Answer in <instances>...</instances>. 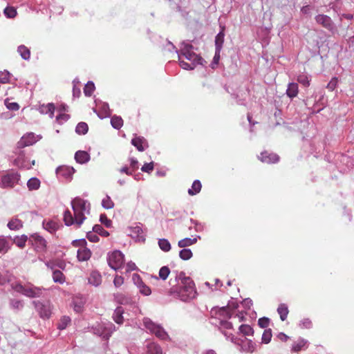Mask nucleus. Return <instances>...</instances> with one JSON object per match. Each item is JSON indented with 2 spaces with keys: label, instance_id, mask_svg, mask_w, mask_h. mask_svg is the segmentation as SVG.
<instances>
[{
  "label": "nucleus",
  "instance_id": "nucleus-1",
  "mask_svg": "<svg viewBox=\"0 0 354 354\" xmlns=\"http://www.w3.org/2000/svg\"><path fill=\"white\" fill-rule=\"evenodd\" d=\"M178 281V285H172L170 279L171 288L169 290L170 295H174L183 301H187L196 297L197 294L195 283L189 277H185L183 272H180L175 279Z\"/></svg>",
  "mask_w": 354,
  "mask_h": 354
},
{
  "label": "nucleus",
  "instance_id": "nucleus-2",
  "mask_svg": "<svg viewBox=\"0 0 354 354\" xmlns=\"http://www.w3.org/2000/svg\"><path fill=\"white\" fill-rule=\"evenodd\" d=\"M179 64L185 70H193L198 64H203V58L193 51V46L185 45L178 55Z\"/></svg>",
  "mask_w": 354,
  "mask_h": 354
},
{
  "label": "nucleus",
  "instance_id": "nucleus-3",
  "mask_svg": "<svg viewBox=\"0 0 354 354\" xmlns=\"http://www.w3.org/2000/svg\"><path fill=\"white\" fill-rule=\"evenodd\" d=\"M71 204L74 212L75 225L80 227L86 218L84 216V212L86 209V201L82 198L77 197L73 200Z\"/></svg>",
  "mask_w": 354,
  "mask_h": 354
},
{
  "label": "nucleus",
  "instance_id": "nucleus-4",
  "mask_svg": "<svg viewBox=\"0 0 354 354\" xmlns=\"http://www.w3.org/2000/svg\"><path fill=\"white\" fill-rule=\"evenodd\" d=\"M20 176L17 173H10L0 176V186L3 188H12L18 184Z\"/></svg>",
  "mask_w": 354,
  "mask_h": 354
},
{
  "label": "nucleus",
  "instance_id": "nucleus-5",
  "mask_svg": "<svg viewBox=\"0 0 354 354\" xmlns=\"http://www.w3.org/2000/svg\"><path fill=\"white\" fill-rule=\"evenodd\" d=\"M124 255L120 251H113L111 254L109 255V265L111 268L114 270H118L124 264Z\"/></svg>",
  "mask_w": 354,
  "mask_h": 354
},
{
  "label": "nucleus",
  "instance_id": "nucleus-6",
  "mask_svg": "<svg viewBox=\"0 0 354 354\" xmlns=\"http://www.w3.org/2000/svg\"><path fill=\"white\" fill-rule=\"evenodd\" d=\"M39 140L38 136H36L33 133H28L24 135L20 140L17 142V146L19 149H22L26 147H29L36 143Z\"/></svg>",
  "mask_w": 354,
  "mask_h": 354
},
{
  "label": "nucleus",
  "instance_id": "nucleus-7",
  "mask_svg": "<svg viewBox=\"0 0 354 354\" xmlns=\"http://www.w3.org/2000/svg\"><path fill=\"white\" fill-rule=\"evenodd\" d=\"M316 22L330 32H333L335 26L331 18L326 15L320 14L315 17Z\"/></svg>",
  "mask_w": 354,
  "mask_h": 354
},
{
  "label": "nucleus",
  "instance_id": "nucleus-8",
  "mask_svg": "<svg viewBox=\"0 0 354 354\" xmlns=\"http://www.w3.org/2000/svg\"><path fill=\"white\" fill-rule=\"evenodd\" d=\"M35 306L42 319H48L51 315V309L49 304H43L40 301H33Z\"/></svg>",
  "mask_w": 354,
  "mask_h": 354
},
{
  "label": "nucleus",
  "instance_id": "nucleus-9",
  "mask_svg": "<svg viewBox=\"0 0 354 354\" xmlns=\"http://www.w3.org/2000/svg\"><path fill=\"white\" fill-rule=\"evenodd\" d=\"M133 280L135 284L139 289L140 292L145 296H149L151 294V288L147 286L141 279L140 277L137 274H133Z\"/></svg>",
  "mask_w": 354,
  "mask_h": 354
},
{
  "label": "nucleus",
  "instance_id": "nucleus-10",
  "mask_svg": "<svg viewBox=\"0 0 354 354\" xmlns=\"http://www.w3.org/2000/svg\"><path fill=\"white\" fill-rule=\"evenodd\" d=\"M259 159L262 162L272 164L276 163L279 160V156L274 153L265 151L261 153L260 156H259Z\"/></svg>",
  "mask_w": 354,
  "mask_h": 354
},
{
  "label": "nucleus",
  "instance_id": "nucleus-11",
  "mask_svg": "<svg viewBox=\"0 0 354 354\" xmlns=\"http://www.w3.org/2000/svg\"><path fill=\"white\" fill-rule=\"evenodd\" d=\"M32 244L38 252H44L47 248V242L44 238L39 234L32 235Z\"/></svg>",
  "mask_w": 354,
  "mask_h": 354
},
{
  "label": "nucleus",
  "instance_id": "nucleus-12",
  "mask_svg": "<svg viewBox=\"0 0 354 354\" xmlns=\"http://www.w3.org/2000/svg\"><path fill=\"white\" fill-rule=\"evenodd\" d=\"M131 144L136 147L139 151H145L148 147V142L144 137L136 136L131 140Z\"/></svg>",
  "mask_w": 354,
  "mask_h": 354
},
{
  "label": "nucleus",
  "instance_id": "nucleus-13",
  "mask_svg": "<svg viewBox=\"0 0 354 354\" xmlns=\"http://www.w3.org/2000/svg\"><path fill=\"white\" fill-rule=\"evenodd\" d=\"M308 348V342L307 340L300 338L295 341L291 347V351L294 353H298L303 349H306Z\"/></svg>",
  "mask_w": 354,
  "mask_h": 354
},
{
  "label": "nucleus",
  "instance_id": "nucleus-14",
  "mask_svg": "<svg viewBox=\"0 0 354 354\" xmlns=\"http://www.w3.org/2000/svg\"><path fill=\"white\" fill-rule=\"evenodd\" d=\"M61 225L60 223L52 220L44 221L43 222L44 228L51 234L55 233Z\"/></svg>",
  "mask_w": 354,
  "mask_h": 354
},
{
  "label": "nucleus",
  "instance_id": "nucleus-15",
  "mask_svg": "<svg viewBox=\"0 0 354 354\" xmlns=\"http://www.w3.org/2000/svg\"><path fill=\"white\" fill-rule=\"evenodd\" d=\"M77 257L80 261H88L91 257V252L88 248L82 247L78 249Z\"/></svg>",
  "mask_w": 354,
  "mask_h": 354
},
{
  "label": "nucleus",
  "instance_id": "nucleus-16",
  "mask_svg": "<svg viewBox=\"0 0 354 354\" xmlns=\"http://www.w3.org/2000/svg\"><path fill=\"white\" fill-rule=\"evenodd\" d=\"M42 293V290L37 287L26 286L24 295L28 297H39Z\"/></svg>",
  "mask_w": 354,
  "mask_h": 354
},
{
  "label": "nucleus",
  "instance_id": "nucleus-17",
  "mask_svg": "<svg viewBox=\"0 0 354 354\" xmlns=\"http://www.w3.org/2000/svg\"><path fill=\"white\" fill-rule=\"evenodd\" d=\"M129 230L131 236L136 238L138 241H145V235L141 227L138 225L130 227Z\"/></svg>",
  "mask_w": 354,
  "mask_h": 354
},
{
  "label": "nucleus",
  "instance_id": "nucleus-18",
  "mask_svg": "<svg viewBox=\"0 0 354 354\" xmlns=\"http://www.w3.org/2000/svg\"><path fill=\"white\" fill-rule=\"evenodd\" d=\"M85 299L82 297L76 296L73 299V309L77 313L82 311L84 306L85 304Z\"/></svg>",
  "mask_w": 354,
  "mask_h": 354
},
{
  "label": "nucleus",
  "instance_id": "nucleus-19",
  "mask_svg": "<svg viewBox=\"0 0 354 354\" xmlns=\"http://www.w3.org/2000/svg\"><path fill=\"white\" fill-rule=\"evenodd\" d=\"M75 158L77 162L84 164L90 160V155L85 151H78L75 153Z\"/></svg>",
  "mask_w": 354,
  "mask_h": 354
},
{
  "label": "nucleus",
  "instance_id": "nucleus-20",
  "mask_svg": "<svg viewBox=\"0 0 354 354\" xmlns=\"http://www.w3.org/2000/svg\"><path fill=\"white\" fill-rule=\"evenodd\" d=\"M202 188V185L200 180H196L193 182L192 187L188 189V194L190 196H194L198 194Z\"/></svg>",
  "mask_w": 354,
  "mask_h": 354
},
{
  "label": "nucleus",
  "instance_id": "nucleus-21",
  "mask_svg": "<svg viewBox=\"0 0 354 354\" xmlns=\"http://www.w3.org/2000/svg\"><path fill=\"white\" fill-rule=\"evenodd\" d=\"M123 313L124 310L122 307H118L113 313V320L118 324H122L123 323Z\"/></svg>",
  "mask_w": 354,
  "mask_h": 354
},
{
  "label": "nucleus",
  "instance_id": "nucleus-22",
  "mask_svg": "<svg viewBox=\"0 0 354 354\" xmlns=\"http://www.w3.org/2000/svg\"><path fill=\"white\" fill-rule=\"evenodd\" d=\"M286 94L290 98L296 97L298 94V85L297 83H290L286 90Z\"/></svg>",
  "mask_w": 354,
  "mask_h": 354
},
{
  "label": "nucleus",
  "instance_id": "nucleus-23",
  "mask_svg": "<svg viewBox=\"0 0 354 354\" xmlns=\"http://www.w3.org/2000/svg\"><path fill=\"white\" fill-rule=\"evenodd\" d=\"M8 227L11 230H18L23 227V223L18 218H12L8 222Z\"/></svg>",
  "mask_w": 354,
  "mask_h": 354
},
{
  "label": "nucleus",
  "instance_id": "nucleus-24",
  "mask_svg": "<svg viewBox=\"0 0 354 354\" xmlns=\"http://www.w3.org/2000/svg\"><path fill=\"white\" fill-rule=\"evenodd\" d=\"M277 312L279 314L280 319L282 321H285L287 319L289 310L286 304H281L277 308Z\"/></svg>",
  "mask_w": 354,
  "mask_h": 354
},
{
  "label": "nucleus",
  "instance_id": "nucleus-25",
  "mask_svg": "<svg viewBox=\"0 0 354 354\" xmlns=\"http://www.w3.org/2000/svg\"><path fill=\"white\" fill-rule=\"evenodd\" d=\"M28 236L26 235L17 236L13 239V243L20 248H24L26 246Z\"/></svg>",
  "mask_w": 354,
  "mask_h": 354
},
{
  "label": "nucleus",
  "instance_id": "nucleus-26",
  "mask_svg": "<svg viewBox=\"0 0 354 354\" xmlns=\"http://www.w3.org/2000/svg\"><path fill=\"white\" fill-rule=\"evenodd\" d=\"M114 298L120 304L127 305L131 303V299L122 293L115 294Z\"/></svg>",
  "mask_w": 354,
  "mask_h": 354
},
{
  "label": "nucleus",
  "instance_id": "nucleus-27",
  "mask_svg": "<svg viewBox=\"0 0 354 354\" xmlns=\"http://www.w3.org/2000/svg\"><path fill=\"white\" fill-rule=\"evenodd\" d=\"M89 283L95 286H99L102 282V277L97 272H93L89 277Z\"/></svg>",
  "mask_w": 354,
  "mask_h": 354
},
{
  "label": "nucleus",
  "instance_id": "nucleus-28",
  "mask_svg": "<svg viewBox=\"0 0 354 354\" xmlns=\"http://www.w3.org/2000/svg\"><path fill=\"white\" fill-rule=\"evenodd\" d=\"M148 354H162V349L155 343H149L147 346Z\"/></svg>",
  "mask_w": 354,
  "mask_h": 354
},
{
  "label": "nucleus",
  "instance_id": "nucleus-29",
  "mask_svg": "<svg viewBox=\"0 0 354 354\" xmlns=\"http://www.w3.org/2000/svg\"><path fill=\"white\" fill-rule=\"evenodd\" d=\"M17 51L24 59H29L30 57V51L26 46L24 45L19 46L17 48Z\"/></svg>",
  "mask_w": 354,
  "mask_h": 354
},
{
  "label": "nucleus",
  "instance_id": "nucleus-30",
  "mask_svg": "<svg viewBox=\"0 0 354 354\" xmlns=\"http://www.w3.org/2000/svg\"><path fill=\"white\" fill-rule=\"evenodd\" d=\"M64 221L68 226L75 224V220L74 216L72 215L69 210H66L64 214Z\"/></svg>",
  "mask_w": 354,
  "mask_h": 354
},
{
  "label": "nucleus",
  "instance_id": "nucleus-31",
  "mask_svg": "<svg viewBox=\"0 0 354 354\" xmlns=\"http://www.w3.org/2000/svg\"><path fill=\"white\" fill-rule=\"evenodd\" d=\"M53 279L54 282L59 283H64L66 279L64 274L60 270H58L53 271Z\"/></svg>",
  "mask_w": 354,
  "mask_h": 354
},
{
  "label": "nucleus",
  "instance_id": "nucleus-32",
  "mask_svg": "<svg viewBox=\"0 0 354 354\" xmlns=\"http://www.w3.org/2000/svg\"><path fill=\"white\" fill-rule=\"evenodd\" d=\"M111 124L114 129H120L123 125V120L120 116L113 115L111 119Z\"/></svg>",
  "mask_w": 354,
  "mask_h": 354
},
{
  "label": "nucleus",
  "instance_id": "nucleus-33",
  "mask_svg": "<svg viewBox=\"0 0 354 354\" xmlns=\"http://www.w3.org/2000/svg\"><path fill=\"white\" fill-rule=\"evenodd\" d=\"M197 239L196 238H185L183 239H181L178 241V246L180 248H185L189 245H193L194 243H196Z\"/></svg>",
  "mask_w": 354,
  "mask_h": 354
},
{
  "label": "nucleus",
  "instance_id": "nucleus-34",
  "mask_svg": "<svg viewBox=\"0 0 354 354\" xmlns=\"http://www.w3.org/2000/svg\"><path fill=\"white\" fill-rule=\"evenodd\" d=\"M240 333L245 336H252L254 330L250 325L243 324L239 326Z\"/></svg>",
  "mask_w": 354,
  "mask_h": 354
},
{
  "label": "nucleus",
  "instance_id": "nucleus-35",
  "mask_svg": "<svg viewBox=\"0 0 354 354\" xmlns=\"http://www.w3.org/2000/svg\"><path fill=\"white\" fill-rule=\"evenodd\" d=\"M27 186L30 190L38 189L40 187V180L37 178H32L28 181Z\"/></svg>",
  "mask_w": 354,
  "mask_h": 354
},
{
  "label": "nucleus",
  "instance_id": "nucleus-36",
  "mask_svg": "<svg viewBox=\"0 0 354 354\" xmlns=\"http://www.w3.org/2000/svg\"><path fill=\"white\" fill-rule=\"evenodd\" d=\"M88 130V124L86 122H80L77 124L75 131L79 135H84Z\"/></svg>",
  "mask_w": 354,
  "mask_h": 354
},
{
  "label": "nucleus",
  "instance_id": "nucleus-37",
  "mask_svg": "<svg viewBox=\"0 0 354 354\" xmlns=\"http://www.w3.org/2000/svg\"><path fill=\"white\" fill-rule=\"evenodd\" d=\"M224 36H225V34L223 32V29L222 30V31H221L216 37V39H215V45L216 46V49L218 50H220V49L222 47V45L224 42Z\"/></svg>",
  "mask_w": 354,
  "mask_h": 354
},
{
  "label": "nucleus",
  "instance_id": "nucleus-38",
  "mask_svg": "<svg viewBox=\"0 0 354 354\" xmlns=\"http://www.w3.org/2000/svg\"><path fill=\"white\" fill-rule=\"evenodd\" d=\"M9 250L8 241L3 236H0V253H6Z\"/></svg>",
  "mask_w": 354,
  "mask_h": 354
},
{
  "label": "nucleus",
  "instance_id": "nucleus-39",
  "mask_svg": "<svg viewBox=\"0 0 354 354\" xmlns=\"http://www.w3.org/2000/svg\"><path fill=\"white\" fill-rule=\"evenodd\" d=\"M70 322H71V318L68 316H64L60 319V320L58 323L57 328L59 330H64L67 327V326L70 324Z\"/></svg>",
  "mask_w": 354,
  "mask_h": 354
},
{
  "label": "nucleus",
  "instance_id": "nucleus-40",
  "mask_svg": "<svg viewBox=\"0 0 354 354\" xmlns=\"http://www.w3.org/2000/svg\"><path fill=\"white\" fill-rule=\"evenodd\" d=\"M160 248L164 252H168L171 250V245L167 239H161L158 241Z\"/></svg>",
  "mask_w": 354,
  "mask_h": 354
},
{
  "label": "nucleus",
  "instance_id": "nucleus-41",
  "mask_svg": "<svg viewBox=\"0 0 354 354\" xmlns=\"http://www.w3.org/2000/svg\"><path fill=\"white\" fill-rule=\"evenodd\" d=\"M95 233H97L102 236L106 237L109 236V232L105 230L100 225H95L93 227Z\"/></svg>",
  "mask_w": 354,
  "mask_h": 354
},
{
  "label": "nucleus",
  "instance_id": "nucleus-42",
  "mask_svg": "<svg viewBox=\"0 0 354 354\" xmlns=\"http://www.w3.org/2000/svg\"><path fill=\"white\" fill-rule=\"evenodd\" d=\"M95 90V85L92 82H88L84 88V93L86 96H91Z\"/></svg>",
  "mask_w": 354,
  "mask_h": 354
},
{
  "label": "nucleus",
  "instance_id": "nucleus-43",
  "mask_svg": "<svg viewBox=\"0 0 354 354\" xmlns=\"http://www.w3.org/2000/svg\"><path fill=\"white\" fill-rule=\"evenodd\" d=\"M102 205L105 209H112L114 207V203L109 196H106L102 199Z\"/></svg>",
  "mask_w": 354,
  "mask_h": 354
},
{
  "label": "nucleus",
  "instance_id": "nucleus-44",
  "mask_svg": "<svg viewBox=\"0 0 354 354\" xmlns=\"http://www.w3.org/2000/svg\"><path fill=\"white\" fill-rule=\"evenodd\" d=\"M179 256L183 260H188L192 257V252L190 249H183L180 251Z\"/></svg>",
  "mask_w": 354,
  "mask_h": 354
},
{
  "label": "nucleus",
  "instance_id": "nucleus-45",
  "mask_svg": "<svg viewBox=\"0 0 354 354\" xmlns=\"http://www.w3.org/2000/svg\"><path fill=\"white\" fill-rule=\"evenodd\" d=\"M169 273V268L167 266H163L159 270V277L162 280H166Z\"/></svg>",
  "mask_w": 354,
  "mask_h": 354
},
{
  "label": "nucleus",
  "instance_id": "nucleus-46",
  "mask_svg": "<svg viewBox=\"0 0 354 354\" xmlns=\"http://www.w3.org/2000/svg\"><path fill=\"white\" fill-rule=\"evenodd\" d=\"M297 81L304 86H308L310 85V80H308V76L305 74L299 75L297 77Z\"/></svg>",
  "mask_w": 354,
  "mask_h": 354
},
{
  "label": "nucleus",
  "instance_id": "nucleus-47",
  "mask_svg": "<svg viewBox=\"0 0 354 354\" xmlns=\"http://www.w3.org/2000/svg\"><path fill=\"white\" fill-rule=\"evenodd\" d=\"M4 103L6 107L10 110L17 111L19 109V105L17 102H10L8 98L5 100Z\"/></svg>",
  "mask_w": 354,
  "mask_h": 354
},
{
  "label": "nucleus",
  "instance_id": "nucleus-48",
  "mask_svg": "<svg viewBox=\"0 0 354 354\" xmlns=\"http://www.w3.org/2000/svg\"><path fill=\"white\" fill-rule=\"evenodd\" d=\"M4 14L8 18H14L17 15V10L13 7H7L4 9Z\"/></svg>",
  "mask_w": 354,
  "mask_h": 354
},
{
  "label": "nucleus",
  "instance_id": "nucleus-49",
  "mask_svg": "<svg viewBox=\"0 0 354 354\" xmlns=\"http://www.w3.org/2000/svg\"><path fill=\"white\" fill-rule=\"evenodd\" d=\"M255 344L252 340H249L243 346V350L248 353H253L255 351Z\"/></svg>",
  "mask_w": 354,
  "mask_h": 354
},
{
  "label": "nucleus",
  "instance_id": "nucleus-50",
  "mask_svg": "<svg viewBox=\"0 0 354 354\" xmlns=\"http://www.w3.org/2000/svg\"><path fill=\"white\" fill-rule=\"evenodd\" d=\"M153 333H154L160 339H165L167 334L165 331L163 330L162 327L160 326H157L156 329L153 331Z\"/></svg>",
  "mask_w": 354,
  "mask_h": 354
},
{
  "label": "nucleus",
  "instance_id": "nucleus-51",
  "mask_svg": "<svg viewBox=\"0 0 354 354\" xmlns=\"http://www.w3.org/2000/svg\"><path fill=\"white\" fill-rule=\"evenodd\" d=\"M272 338V332L270 329L265 330L262 335V342L268 344L270 342Z\"/></svg>",
  "mask_w": 354,
  "mask_h": 354
},
{
  "label": "nucleus",
  "instance_id": "nucleus-52",
  "mask_svg": "<svg viewBox=\"0 0 354 354\" xmlns=\"http://www.w3.org/2000/svg\"><path fill=\"white\" fill-rule=\"evenodd\" d=\"M10 306L13 308V309H16V310H19V309H21L23 307V303H22V301L21 300H19V299H11L10 300Z\"/></svg>",
  "mask_w": 354,
  "mask_h": 354
},
{
  "label": "nucleus",
  "instance_id": "nucleus-53",
  "mask_svg": "<svg viewBox=\"0 0 354 354\" xmlns=\"http://www.w3.org/2000/svg\"><path fill=\"white\" fill-rule=\"evenodd\" d=\"M144 324L145 327L149 329L151 333L156 329L157 327V324L151 322L150 319H145L144 320Z\"/></svg>",
  "mask_w": 354,
  "mask_h": 354
},
{
  "label": "nucleus",
  "instance_id": "nucleus-54",
  "mask_svg": "<svg viewBox=\"0 0 354 354\" xmlns=\"http://www.w3.org/2000/svg\"><path fill=\"white\" fill-rule=\"evenodd\" d=\"M300 326L302 328H310L313 326V323L311 320L308 318L303 319L300 322Z\"/></svg>",
  "mask_w": 354,
  "mask_h": 354
},
{
  "label": "nucleus",
  "instance_id": "nucleus-55",
  "mask_svg": "<svg viewBox=\"0 0 354 354\" xmlns=\"http://www.w3.org/2000/svg\"><path fill=\"white\" fill-rule=\"evenodd\" d=\"M14 165L19 168H25L26 166L24 164V156L20 155L17 158L14 160Z\"/></svg>",
  "mask_w": 354,
  "mask_h": 354
},
{
  "label": "nucleus",
  "instance_id": "nucleus-56",
  "mask_svg": "<svg viewBox=\"0 0 354 354\" xmlns=\"http://www.w3.org/2000/svg\"><path fill=\"white\" fill-rule=\"evenodd\" d=\"M86 238L93 243H97L99 241L100 239L97 236V233L89 232L87 233Z\"/></svg>",
  "mask_w": 354,
  "mask_h": 354
},
{
  "label": "nucleus",
  "instance_id": "nucleus-57",
  "mask_svg": "<svg viewBox=\"0 0 354 354\" xmlns=\"http://www.w3.org/2000/svg\"><path fill=\"white\" fill-rule=\"evenodd\" d=\"M154 165L153 162L145 163L141 168V170L144 172L150 173L153 170Z\"/></svg>",
  "mask_w": 354,
  "mask_h": 354
},
{
  "label": "nucleus",
  "instance_id": "nucleus-58",
  "mask_svg": "<svg viewBox=\"0 0 354 354\" xmlns=\"http://www.w3.org/2000/svg\"><path fill=\"white\" fill-rule=\"evenodd\" d=\"M338 82V79L337 77H333L331 80L328 82L327 85V88L330 91H333L336 88Z\"/></svg>",
  "mask_w": 354,
  "mask_h": 354
},
{
  "label": "nucleus",
  "instance_id": "nucleus-59",
  "mask_svg": "<svg viewBox=\"0 0 354 354\" xmlns=\"http://www.w3.org/2000/svg\"><path fill=\"white\" fill-rule=\"evenodd\" d=\"M269 322H270V320L267 317H262V318H260L258 321V324L259 326L262 328H267L269 325Z\"/></svg>",
  "mask_w": 354,
  "mask_h": 354
},
{
  "label": "nucleus",
  "instance_id": "nucleus-60",
  "mask_svg": "<svg viewBox=\"0 0 354 354\" xmlns=\"http://www.w3.org/2000/svg\"><path fill=\"white\" fill-rule=\"evenodd\" d=\"M100 220L101 223L107 227H110L111 225V221L109 219L105 214H101Z\"/></svg>",
  "mask_w": 354,
  "mask_h": 354
},
{
  "label": "nucleus",
  "instance_id": "nucleus-61",
  "mask_svg": "<svg viewBox=\"0 0 354 354\" xmlns=\"http://www.w3.org/2000/svg\"><path fill=\"white\" fill-rule=\"evenodd\" d=\"M115 287H120L124 283V278L122 276L116 275L113 280Z\"/></svg>",
  "mask_w": 354,
  "mask_h": 354
},
{
  "label": "nucleus",
  "instance_id": "nucleus-62",
  "mask_svg": "<svg viewBox=\"0 0 354 354\" xmlns=\"http://www.w3.org/2000/svg\"><path fill=\"white\" fill-rule=\"evenodd\" d=\"M73 171V168H69L67 167H61L58 168V169H57V172H59V173L64 172V175L68 174V176H70L71 174Z\"/></svg>",
  "mask_w": 354,
  "mask_h": 354
},
{
  "label": "nucleus",
  "instance_id": "nucleus-63",
  "mask_svg": "<svg viewBox=\"0 0 354 354\" xmlns=\"http://www.w3.org/2000/svg\"><path fill=\"white\" fill-rule=\"evenodd\" d=\"M46 113H48L50 115V116L52 118L53 116L54 111H55V109L54 104H48L46 106Z\"/></svg>",
  "mask_w": 354,
  "mask_h": 354
},
{
  "label": "nucleus",
  "instance_id": "nucleus-64",
  "mask_svg": "<svg viewBox=\"0 0 354 354\" xmlns=\"http://www.w3.org/2000/svg\"><path fill=\"white\" fill-rule=\"evenodd\" d=\"M130 166H131V170L132 171V172H134L138 168V160H136L133 158L131 159Z\"/></svg>",
  "mask_w": 354,
  "mask_h": 354
}]
</instances>
